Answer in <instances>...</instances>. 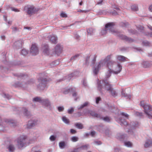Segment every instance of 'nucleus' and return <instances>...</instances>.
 Instances as JSON below:
<instances>
[{
    "label": "nucleus",
    "instance_id": "603ef678",
    "mask_svg": "<svg viewBox=\"0 0 152 152\" xmlns=\"http://www.w3.org/2000/svg\"><path fill=\"white\" fill-rule=\"evenodd\" d=\"M88 146L87 145H83L80 147V148L83 149H87L88 148Z\"/></svg>",
    "mask_w": 152,
    "mask_h": 152
},
{
    "label": "nucleus",
    "instance_id": "69168bd1",
    "mask_svg": "<svg viewBox=\"0 0 152 152\" xmlns=\"http://www.w3.org/2000/svg\"><path fill=\"white\" fill-rule=\"evenodd\" d=\"M24 29H27L29 30H30L31 29V28L29 27H24Z\"/></svg>",
    "mask_w": 152,
    "mask_h": 152
},
{
    "label": "nucleus",
    "instance_id": "0eeeda50",
    "mask_svg": "<svg viewBox=\"0 0 152 152\" xmlns=\"http://www.w3.org/2000/svg\"><path fill=\"white\" fill-rule=\"evenodd\" d=\"M32 101L34 102H38L44 104H50V102L48 99H44L39 96L34 98L32 99Z\"/></svg>",
    "mask_w": 152,
    "mask_h": 152
},
{
    "label": "nucleus",
    "instance_id": "4be33fe9",
    "mask_svg": "<svg viewBox=\"0 0 152 152\" xmlns=\"http://www.w3.org/2000/svg\"><path fill=\"white\" fill-rule=\"evenodd\" d=\"M49 40L51 42L54 44H56L57 42V36L54 35H51L48 37Z\"/></svg>",
    "mask_w": 152,
    "mask_h": 152
},
{
    "label": "nucleus",
    "instance_id": "6e6552de",
    "mask_svg": "<svg viewBox=\"0 0 152 152\" xmlns=\"http://www.w3.org/2000/svg\"><path fill=\"white\" fill-rule=\"evenodd\" d=\"M0 119V131H4L3 128L5 127V125L8 126H15V123L13 120H7L5 121H3L1 124Z\"/></svg>",
    "mask_w": 152,
    "mask_h": 152
},
{
    "label": "nucleus",
    "instance_id": "2eb2a0df",
    "mask_svg": "<svg viewBox=\"0 0 152 152\" xmlns=\"http://www.w3.org/2000/svg\"><path fill=\"white\" fill-rule=\"evenodd\" d=\"M122 69V66L119 64H118L115 67L114 69H113L111 74L117 75L121 71Z\"/></svg>",
    "mask_w": 152,
    "mask_h": 152
},
{
    "label": "nucleus",
    "instance_id": "f704fd0d",
    "mask_svg": "<svg viewBox=\"0 0 152 152\" xmlns=\"http://www.w3.org/2000/svg\"><path fill=\"white\" fill-rule=\"evenodd\" d=\"M20 53L21 55L25 56L28 54V51L26 49H23L21 51Z\"/></svg>",
    "mask_w": 152,
    "mask_h": 152
},
{
    "label": "nucleus",
    "instance_id": "1a4fd4ad",
    "mask_svg": "<svg viewBox=\"0 0 152 152\" xmlns=\"http://www.w3.org/2000/svg\"><path fill=\"white\" fill-rule=\"evenodd\" d=\"M148 28L151 31H152V27L150 25L148 26ZM137 28L139 32L142 33L143 35L148 37H152V32L148 33L145 32L144 31V27L140 25L137 26Z\"/></svg>",
    "mask_w": 152,
    "mask_h": 152
},
{
    "label": "nucleus",
    "instance_id": "39448f33",
    "mask_svg": "<svg viewBox=\"0 0 152 152\" xmlns=\"http://www.w3.org/2000/svg\"><path fill=\"white\" fill-rule=\"evenodd\" d=\"M107 63L104 59L101 60L97 66L93 68V71L94 75H96L98 74L100 69L106 65L107 66Z\"/></svg>",
    "mask_w": 152,
    "mask_h": 152
},
{
    "label": "nucleus",
    "instance_id": "20e7f679",
    "mask_svg": "<svg viewBox=\"0 0 152 152\" xmlns=\"http://www.w3.org/2000/svg\"><path fill=\"white\" fill-rule=\"evenodd\" d=\"M39 78L38 79L39 84L37 86L38 89L40 90H43L47 88V79L46 76L44 73L39 75Z\"/></svg>",
    "mask_w": 152,
    "mask_h": 152
},
{
    "label": "nucleus",
    "instance_id": "4c0bfd02",
    "mask_svg": "<svg viewBox=\"0 0 152 152\" xmlns=\"http://www.w3.org/2000/svg\"><path fill=\"white\" fill-rule=\"evenodd\" d=\"M75 126L78 129H82L83 128V124L80 123H76L75 124Z\"/></svg>",
    "mask_w": 152,
    "mask_h": 152
},
{
    "label": "nucleus",
    "instance_id": "0e129e2a",
    "mask_svg": "<svg viewBox=\"0 0 152 152\" xmlns=\"http://www.w3.org/2000/svg\"><path fill=\"white\" fill-rule=\"evenodd\" d=\"M1 38L2 40H4L5 39V37L4 35H1Z\"/></svg>",
    "mask_w": 152,
    "mask_h": 152
},
{
    "label": "nucleus",
    "instance_id": "c03bdc74",
    "mask_svg": "<svg viewBox=\"0 0 152 152\" xmlns=\"http://www.w3.org/2000/svg\"><path fill=\"white\" fill-rule=\"evenodd\" d=\"M124 144L125 145L129 147H131L132 145V143L130 142H125Z\"/></svg>",
    "mask_w": 152,
    "mask_h": 152
},
{
    "label": "nucleus",
    "instance_id": "72a5a7b5",
    "mask_svg": "<svg viewBox=\"0 0 152 152\" xmlns=\"http://www.w3.org/2000/svg\"><path fill=\"white\" fill-rule=\"evenodd\" d=\"M22 111L25 115L28 116L30 115L29 112L26 109L23 108L22 109Z\"/></svg>",
    "mask_w": 152,
    "mask_h": 152
},
{
    "label": "nucleus",
    "instance_id": "bf43d9fd",
    "mask_svg": "<svg viewBox=\"0 0 152 152\" xmlns=\"http://www.w3.org/2000/svg\"><path fill=\"white\" fill-rule=\"evenodd\" d=\"M150 145V144L148 142H146L144 145V146L145 148L149 147Z\"/></svg>",
    "mask_w": 152,
    "mask_h": 152
},
{
    "label": "nucleus",
    "instance_id": "9d476101",
    "mask_svg": "<svg viewBox=\"0 0 152 152\" xmlns=\"http://www.w3.org/2000/svg\"><path fill=\"white\" fill-rule=\"evenodd\" d=\"M145 113L149 118H152V107L151 105H141Z\"/></svg>",
    "mask_w": 152,
    "mask_h": 152
},
{
    "label": "nucleus",
    "instance_id": "a19ab883",
    "mask_svg": "<svg viewBox=\"0 0 152 152\" xmlns=\"http://www.w3.org/2000/svg\"><path fill=\"white\" fill-rule=\"evenodd\" d=\"M128 23L127 22H122L121 23L120 25L123 27H127L128 25Z\"/></svg>",
    "mask_w": 152,
    "mask_h": 152
},
{
    "label": "nucleus",
    "instance_id": "412c9836",
    "mask_svg": "<svg viewBox=\"0 0 152 152\" xmlns=\"http://www.w3.org/2000/svg\"><path fill=\"white\" fill-rule=\"evenodd\" d=\"M113 8L114 9V10L113 12H110V13L113 15H115L118 14L119 13H120V10L118 6L115 5L113 6Z\"/></svg>",
    "mask_w": 152,
    "mask_h": 152
},
{
    "label": "nucleus",
    "instance_id": "393cba45",
    "mask_svg": "<svg viewBox=\"0 0 152 152\" xmlns=\"http://www.w3.org/2000/svg\"><path fill=\"white\" fill-rule=\"evenodd\" d=\"M116 58L119 61L121 62H124L126 61V58L122 56L117 55L116 56Z\"/></svg>",
    "mask_w": 152,
    "mask_h": 152
},
{
    "label": "nucleus",
    "instance_id": "ddd939ff",
    "mask_svg": "<svg viewBox=\"0 0 152 152\" xmlns=\"http://www.w3.org/2000/svg\"><path fill=\"white\" fill-rule=\"evenodd\" d=\"M28 14H31L35 13L37 11L36 8L33 6H28L25 7Z\"/></svg>",
    "mask_w": 152,
    "mask_h": 152
},
{
    "label": "nucleus",
    "instance_id": "79ce46f5",
    "mask_svg": "<svg viewBox=\"0 0 152 152\" xmlns=\"http://www.w3.org/2000/svg\"><path fill=\"white\" fill-rule=\"evenodd\" d=\"M62 120L66 124H68L69 123V120L67 119L65 116H63L62 118Z\"/></svg>",
    "mask_w": 152,
    "mask_h": 152
},
{
    "label": "nucleus",
    "instance_id": "864d4df0",
    "mask_svg": "<svg viewBox=\"0 0 152 152\" xmlns=\"http://www.w3.org/2000/svg\"><path fill=\"white\" fill-rule=\"evenodd\" d=\"M50 138L51 140L53 141L55 140L56 137L53 135H52L50 137Z\"/></svg>",
    "mask_w": 152,
    "mask_h": 152
},
{
    "label": "nucleus",
    "instance_id": "f8f14e48",
    "mask_svg": "<svg viewBox=\"0 0 152 152\" xmlns=\"http://www.w3.org/2000/svg\"><path fill=\"white\" fill-rule=\"evenodd\" d=\"M26 137L25 136L22 135L20 136L17 140L18 146L19 148L23 147L26 143L25 140Z\"/></svg>",
    "mask_w": 152,
    "mask_h": 152
},
{
    "label": "nucleus",
    "instance_id": "aec40b11",
    "mask_svg": "<svg viewBox=\"0 0 152 152\" xmlns=\"http://www.w3.org/2000/svg\"><path fill=\"white\" fill-rule=\"evenodd\" d=\"M23 42L24 41L23 39H20L15 42L14 43V45L16 49H18L22 47Z\"/></svg>",
    "mask_w": 152,
    "mask_h": 152
},
{
    "label": "nucleus",
    "instance_id": "f257e3e1",
    "mask_svg": "<svg viewBox=\"0 0 152 152\" xmlns=\"http://www.w3.org/2000/svg\"><path fill=\"white\" fill-rule=\"evenodd\" d=\"M114 23L113 22L109 23L106 24L105 28L102 29L101 34L102 35L105 34L108 31L113 34L117 35L121 39L128 42H131L134 41L133 39L121 34L119 32L116 31L114 28Z\"/></svg>",
    "mask_w": 152,
    "mask_h": 152
},
{
    "label": "nucleus",
    "instance_id": "49530a36",
    "mask_svg": "<svg viewBox=\"0 0 152 152\" xmlns=\"http://www.w3.org/2000/svg\"><path fill=\"white\" fill-rule=\"evenodd\" d=\"M11 28L12 30V31L14 32H16L19 31V29L16 27H12Z\"/></svg>",
    "mask_w": 152,
    "mask_h": 152
},
{
    "label": "nucleus",
    "instance_id": "774afa93",
    "mask_svg": "<svg viewBox=\"0 0 152 152\" xmlns=\"http://www.w3.org/2000/svg\"><path fill=\"white\" fill-rule=\"evenodd\" d=\"M149 9L150 11L152 12V5L149 7Z\"/></svg>",
    "mask_w": 152,
    "mask_h": 152
},
{
    "label": "nucleus",
    "instance_id": "2f4dec72",
    "mask_svg": "<svg viewBox=\"0 0 152 152\" xmlns=\"http://www.w3.org/2000/svg\"><path fill=\"white\" fill-rule=\"evenodd\" d=\"M142 65L143 67L147 68L149 67L150 65L148 62L144 61L142 63Z\"/></svg>",
    "mask_w": 152,
    "mask_h": 152
},
{
    "label": "nucleus",
    "instance_id": "c756f323",
    "mask_svg": "<svg viewBox=\"0 0 152 152\" xmlns=\"http://www.w3.org/2000/svg\"><path fill=\"white\" fill-rule=\"evenodd\" d=\"M7 148L10 152L13 151L15 149L14 145L12 144L10 145L7 147Z\"/></svg>",
    "mask_w": 152,
    "mask_h": 152
},
{
    "label": "nucleus",
    "instance_id": "8fccbe9b",
    "mask_svg": "<svg viewBox=\"0 0 152 152\" xmlns=\"http://www.w3.org/2000/svg\"><path fill=\"white\" fill-rule=\"evenodd\" d=\"M11 9L12 11H14L15 12H18L19 11V10L18 9L16 8H14L13 7H11Z\"/></svg>",
    "mask_w": 152,
    "mask_h": 152
},
{
    "label": "nucleus",
    "instance_id": "7c9ffc66",
    "mask_svg": "<svg viewBox=\"0 0 152 152\" xmlns=\"http://www.w3.org/2000/svg\"><path fill=\"white\" fill-rule=\"evenodd\" d=\"M80 55L78 54H77L72 56L70 58V61H74L77 59L79 57Z\"/></svg>",
    "mask_w": 152,
    "mask_h": 152
},
{
    "label": "nucleus",
    "instance_id": "de8ad7c7",
    "mask_svg": "<svg viewBox=\"0 0 152 152\" xmlns=\"http://www.w3.org/2000/svg\"><path fill=\"white\" fill-rule=\"evenodd\" d=\"M78 138L76 137H73L71 138V140L73 142H76L78 140Z\"/></svg>",
    "mask_w": 152,
    "mask_h": 152
},
{
    "label": "nucleus",
    "instance_id": "7ed1b4c3",
    "mask_svg": "<svg viewBox=\"0 0 152 152\" xmlns=\"http://www.w3.org/2000/svg\"><path fill=\"white\" fill-rule=\"evenodd\" d=\"M14 75L17 77L19 80H22V79L24 80V81H23L22 83H20V82H19L15 83L14 84V86L15 87H20L24 88L26 87L28 84H30L33 83L32 80H30L27 82H26L25 80H28V76L26 75L21 73H18L15 74Z\"/></svg>",
    "mask_w": 152,
    "mask_h": 152
},
{
    "label": "nucleus",
    "instance_id": "ea45409f",
    "mask_svg": "<svg viewBox=\"0 0 152 152\" xmlns=\"http://www.w3.org/2000/svg\"><path fill=\"white\" fill-rule=\"evenodd\" d=\"M128 31L129 34H135L137 33V31L136 30L132 29H128Z\"/></svg>",
    "mask_w": 152,
    "mask_h": 152
},
{
    "label": "nucleus",
    "instance_id": "473e14b6",
    "mask_svg": "<svg viewBox=\"0 0 152 152\" xmlns=\"http://www.w3.org/2000/svg\"><path fill=\"white\" fill-rule=\"evenodd\" d=\"M120 124L121 126L123 125H127V122L125 120H122V119H120Z\"/></svg>",
    "mask_w": 152,
    "mask_h": 152
},
{
    "label": "nucleus",
    "instance_id": "9b49d317",
    "mask_svg": "<svg viewBox=\"0 0 152 152\" xmlns=\"http://www.w3.org/2000/svg\"><path fill=\"white\" fill-rule=\"evenodd\" d=\"M72 93V96L74 98L75 101H76L79 98V96L77 95V92L75 91V87H71L67 90L64 91L63 93L65 94H66L69 93Z\"/></svg>",
    "mask_w": 152,
    "mask_h": 152
},
{
    "label": "nucleus",
    "instance_id": "a878e982",
    "mask_svg": "<svg viewBox=\"0 0 152 152\" xmlns=\"http://www.w3.org/2000/svg\"><path fill=\"white\" fill-rule=\"evenodd\" d=\"M60 62L59 60L58 59L53 61L50 64V65L51 67H53L55 66L58 64Z\"/></svg>",
    "mask_w": 152,
    "mask_h": 152
},
{
    "label": "nucleus",
    "instance_id": "052dcab7",
    "mask_svg": "<svg viewBox=\"0 0 152 152\" xmlns=\"http://www.w3.org/2000/svg\"><path fill=\"white\" fill-rule=\"evenodd\" d=\"M70 132L72 134H75L76 132V131L75 130L72 129H71Z\"/></svg>",
    "mask_w": 152,
    "mask_h": 152
},
{
    "label": "nucleus",
    "instance_id": "e2e57ef3",
    "mask_svg": "<svg viewBox=\"0 0 152 152\" xmlns=\"http://www.w3.org/2000/svg\"><path fill=\"white\" fill-rule=\"evenodd\" d=\"M103 1V0H99V1L97 2V4L101 5Z\"/></svg>",
    "mask_w": 152,
    "mask_h": 152
},
{
    "label": "nucleus",
    "instance_id": "13d9d810",
    "mask_svg": "<svg viewBox=\"0 0 152 152\" xmlns=\"http://www.w3.org/2000/svg\"><path fill=\"white\" fill-rule=\"evenodd\" d=\"M60 16L62 17H67L66 14L63 12H62Z\"/></svg>",
    "mask_w": 152,
    "mask_h": 152
},
{
    "label": "nucleus",
    "instance_id": "6e6d98bb",
    "mask_svg": "<svg viewBox=\"0 0 152 152\" xmlns=\"http://www.w3.org/2000/svg\"><path fill=\"white\" fill-rule=\"evenodd\" d=\"M140 104H149L148 103H147L146 102L144 101H141Z\"/></svg>",
    "mask_w": 152,
    "mask_h": 152
},
{
    "label": "nucleus",
    "instance_id": "680f3d73",
    "mask_svg": "<svg viewBox=\"0 0 152 152\" xmlns=\"http://www.w3.org/2000/svg\"><path fill=\"white\" fill-rule=\"evenodd\" d=\"M97 145H99L102 144L101 142L100 141H95L94 142Z\"/></svg>",
    "mask_w": 152,
    "mask_h": 152
},
{
    "label": "nucleus",
    "instance_id": "c85d7f7f",
    "mask_svg": "<svg viewBox=\"0 0 152 152\" xmlns=\"http://www.w3.org/2000/svg\"><path fill=\"white\" fill-rule=\"evenodd\" d=\"M142 43L143 45L146 46H150L152 45V44L151 42L147 41H143Z\"/></svg>",
    "mask_w": 152,
    "mask_h": 152
},
{
    "label": "nucleus",
    "instance_id": "4d7b16f0",
    "mask_svg": "<svg viewBox=\"0 0 152 152\" xmlns=\"http://www.w3.org/2000/svg\"><path fill=\"white\" fill-rule=\"evenodd\" d=\"M121 114L122 115L124 116L126 118H128L129 115L127 114H126L124 113H121Z\"/></svg>",
    "mask_w": 152,
    "mask_h": 152
},
{
    "label": "nucleus",
    "instance_id": "f3484780",
    "mask_svg": "<svg viewBox=\"0 0 152 152\" xmlns=\"http://www.w3.org/2000/svg\"><path fill=\"white\" fill-rule=\"evenodd\" d=\"M43 53L46 55L49 56L50 54V51L48 45L45 44L42 46Z\"/></svg>",
    "mask_w": 152,
    "mask_h": 152
},
{
    "label": "nucleus",
    "instance_id": "a211bd4d",
    "mask_svg": "<svg viewBox=\"0 0 152 152\" xmlns=\"http://www.w3.org/2000/svg\"><path fill=\"white\" fill-rule=\"evenodd\" d=\"M62 47L59 45L57 44L55 48L54 54L59 56L62 52Z\"/></svg>",
    "mask_w": 152,
    "mask_h": 152
},
{
    "label": "nucleus",
    "instance_id": "4468645a",
    "mask_svg": "<svg viewBox=\"0 0 152 152\" xmlns=\"http://www.w3.org/2000/svg\"><path fill=\"white\" fill-rule=\"evenodd\" d=\"M91 56L92 58H93V59L91 61L92 64L93 65H94V64L95 63L96 61V58L97 57V56L96 55H94L92 56L90 55L87 56L86 57L85 60V64L86 65H88V64L89 63V60Z\"/></svg>",
    "mask_w": 152,
    "mask_h": 152
},
{
    "label": "nucleus",
    "instance_id": "37998d69",
    "mask_svg": "<svg viewBox=\"0 0 152 152\" xmlns=\"http://www.w3.org/2000/svg\"><path fill=\"white\" fill-rule=\"evenodd\" d=\"M83 85V86L86 87L88 86V85L86 81V79H83L82 81Z\"/></svg>",
    "mask_w": 152,
    "mask_h": 152
},
{
    "label": "nucleus",
    "instance_id": "dca6fc26",
    "mask_svg": "<svg viewBox=\"0 0 152 152\" xmlns=\"http://www.w3.org/2000/svg\"><path fill=\"white\" fill-rule=\"evenodd\" d=\"M91 115L92 116H93L94 117H96L99 118L100 119H102L105 121L109 122L110 121V119L109 117H106L104 118H103L102 117V116L94 112H91Z\"/></svg>",
    "mask_w": 152,
    "mask_h": 152
},
{
    "label": "nucleus",
    "instance_id": "423d86ee",
    "mask_svg": "<svg viewBox=\"0 0 152 152\" xmlns=\"http://www.w3.org/2000/svg\"><path fill=\"white\" fill-rule=\"evenodd\" d=\"M116 64L114 61H109L107 63V66L108 68V71L106 73L105 78L107 79L110 77L111 75V72L113 71L112 68Z\"/></svg>",
    "mask_w": 152,
    "mask_h": 152
},
{
    "label": "nucleus",
    "instance_id": "58836bf2",
    "mask_svg": "<svg viewBox=\"0 0 152 152\" xmlns=\"http://www.w3.org/2000/svg\"><path fill=\"white\" fill-rule=\"evenodd\" d=\"M132 10L133 11H137L138 10V7L137 5H134L131 7Z\"/></svg>",
    "mask_w": 152,
    "mask_h": 152
},
{
    "label": "nucleus",
    "instance_id": "b1692460",
    "mask_svg": "<svg viewBox=\"0 0 152 152\" xmlns=\"http://www.w3.org/2000/svg\"><path fill=\"white\" fill-rule=\"evenodd\" d=\"M36 124V121H29L27 124V127L28 129L31 128L32 127L34 126Z\"/></svg>",
    "mask_w": 152,
    "mask_h": 152
},
{
    "label": "nucleus",
    "instance_id": "a18cd8bd",
    "mask_svg": "<svg viewBox=\"0 0 152 152\" xmlns=\"http://www.w3.org/2000/svg\"><path fill=\"white\" fill-rule=\"evenodd\" d=\"M59 145L60 148H63L65 145V143L64 142H61L59 143Z\"/></svg>",
    "mask_w": 152,
    "mask_h": 152
},
{
    "label": "nucleus",
    "instance_id": "6ab92c4d",
    "mask_svg": "<svg viewBox=\"0 0 152 152\" xmlns=\"http://www.w3.org/2000/svg\"><path fill=\"white\" fill-rule=\"evenodd\" d=\"M30 51L31 54L32 55H36L38 53L37 48L35 45H32Z\"/></svg>",
    "mask_w": 152,
    "mask_h": 152
},
{
    "label": "nucleus",
    "instance_id": "cd10ccee",
    "mask_svg": "<svg viewBox=\"0 0 152 152\" xmlns=\"http://www.w3.org/2000/svg\"><path fill=\"white\" fill-rule=\"evenodd\" d=\"M87 32L88 35H92L94 34L95 31L93 28H91L87 30Z\"/></svg>",
    "mask_w": 152,
    "mask_h": 152
},
{
    "label": "nucleus",
    "instance_id": "f03ea898",
    "mask_svg": "<svg viewBox=\"0 0 152 152\" xmlns=\"http://www.w3.org/2000/svg\"><path fill=\"white\" fill-rule=\"evenodd\" d=\"M97 84L98 89L101 92L106 90L110 92L111 95L113 97H115L117 96V93L112 88L111 85L109 83L107 79L102 80V83L101 81H99L98 79Z\"/></svg>",
    "mask_w": 152,
    "mask_h": 152
},
{
    "label": "nucleus",
    "instance_id": "338daca9",
    "mask_svg": "<svg viewBox=\"0 0 152 152\" xmlns=\"http://www.w3.org/2000/svg\"><path fill=\"white\" fill-rule=\"evenodd\" d=\"M7 23L9 25H11L12 24V21H7Z\"/></svg>",
    "mask_w": 152,
    "mask_h": 152
},
{
    "label": "nucleus",
    "instance_id": "09e8293b",
    "mask_svg": "<svg viewBox=\"0 0 152 152\" xmlns=\"http://www.w3.org/2000/svg\"><path fill=\"white\" fill-rule=\"evenodd\" d=\"M101 98L100 97H97L96 98V103L98 104L99 103V102L100 101Z\"/></svg>",
    "mask_w": 152,
    "mask_h": 152
},
{
    "label": "nucleus",
    "instance_id": "3c124183",
    "mask_svg": "<svg viewBox=\"0 0 152 152\" xmlns=\"http://www.w3.org/2000/svg\"><path fill=\"white\" fill-rule=\"evenodd\" d=\"M74 109L73 108H71L70 109L68 110V113L69 114H71L74 111Z\"/></svg>",
    "mask_w": 152,
    "mask_h": 152
},
{
    "label": "nucleus",
    "instance_id": "5fc2aeb1",
    "mask_svg": "<svg viewBox=\"0 0 152 152\" xmlns=\"http://www.w3.org/2000/svg\"><path fill=\"white\" fill-rule=\"evenodd\" d=\"M64 108L63 107H58V110L59 112H61L63 110Z\"/></svg>",
    "mask_w": 152,
    "mask_h": 152
},
{
    "label": "nucleus",
    "instance_id": "c9c22d12",
    "mask_svg": "<svg viewBox=\"0 0 152 152\" xmlns=\"http://www.w3.org/2000/svg\"><path fill=\"white\" fill-rule=\"evenodd\" d=\"M112 56V54L108 55L104 59L105 61L107 63L110 60Z\"/></svg>",
    "mask_w": 152,
    "mask_h": 152
},
{
    "label": "nucleus",
    "instance_id": "bb28decb",
    "mask_svg": "<svg viewBox=\"0 0 152 152\" xmlns=\"http://www.w3.org/2000/svg\"><path fill=\"white\" fill-rule=\"evenodd\" d=\"M122 97H125L126 99H130L131 98V96L130 95L127 94L123 91H122Z\"/></svg>",
    "mask_w": 152,
    "mask_h": 152
},
{
    "label": "nucleus",
    "instance_id": "e433bc0d",
    "mask_svg": "<svg viewBox=\"0 0 152 152\" xmlns=\"http://www.w3.org/2000/svg\"><path fill=\"white\" fill-rule=\"evenodd\" d=\"M1 95L2 96L5 98H6L8 99H10L11 98V96L8 94L3 93Z\"/></svg>",
    "mask_w": 152,
    "mask_h": 152
},
{
    "label": "nucleus",
    "instance_id": "5701e85b",
    "mask_svg": "<svg viewBox=\"0 0 152 152\" xmlns=\"http://www.w3.org/2000/svg\"><path fill=\"white\" fill-rule=\"evenodd\" d=\"M78 74V72H75L74 73L69 74L68 76H66V79L68 80H70L72 78L75 77L77 76Z\"/></svg>",
    "mask_w": 152,
    "mask_h": 152
}]
</instances>
